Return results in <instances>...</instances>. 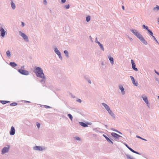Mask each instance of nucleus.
I'll return each instance as SVG.
<instances>
[{
	"mask_svg": "<svg viewBox=\"0 0 159 159\" xmlns=\"http://www.w3.org/2000/svg\"><path fill=\"white\" fill-rule=\"evenodd\" d=\"M64 53L65 54V56L67 58H69V56L68 51L66 50H64Z\"/></svg>",
	"mask_w": 159,
	"mask_h": 159,
	"instance_id": "5701e85b",
	"label": "nucleus"
},
{
	"mask_svg": "<svg viewBox=\"0 0 159 159\" xmlns=\"http://www.w3.org/2000/svg\"><path fill=\"white\" fill-rule=\"evenodd\" d=\"M133 153H135L139 155H140V153L135 151H134V152Z\"/></svg>",
	"mask_w": 159,
	"mask_h": 159,
	"instance_id": "8fccbe9b",
	"label": "nucleus"
},
{
	"mask_svg": "<svg viewBox=\"0 0 159 159\" xmlns=\"http://www.w3.org/2000/svg\"><path fill=\"white\" fill-rule=\"evenodd\" d=\"M34 72L36 74L37 77L44 79H46L43 72V70L41 67H36Z\"/></svg>",
	"mask_w": 159,
	"mask_h": 159,
	"instance_id": "f257e3e1",
	"label": "nucleus"
},
{
	"mask_svg": "<svg viewBox=\"0 0 159 159\" xmlns=\"http://www.w3.org/2000/svg\"><path fill=\"white\" fill-rule=\"evenodd\" d=\"M155 73L157 74V75H159V72H157L156 70H155Z\"/></svg>",
	"mask_w": 159,
	"mask_h": 159,
	"instance_id": "5fc2aeb1",
	"label": "nucleus"
},
{
	"mask_svg": "<svg viewBox=\"0 0 159 159\" xmlns=\"http://www.w3.org/2000/svg\"><path fill=\"white\" fill-rule=\"evenodd\" d=\"M74 138L76 140L80 141L81 140V139L80 137H77V136L75 137Z\"/></svg>",
	"mask_w": 159,
	"mask_h": 159,
	"instance_id": "c9c22d12",
	"label": "nucleus"
},
{
	"mask_svg": "<svg viewBox=\"0 0 159 159\" xmlns=\"http://www.w3.org/2000/svg\"><path fill=\"white\" fill-rule=\"evenodd\" d=\"M67 116L69 118V119L70 120L72 121V119L73 118L72 116L70 114H67Z\"/></svg>",
	"mask_w": 159,
	"mask_h": 159,
	"instance_id": "bb28decb",
	"label": "nucleus"
},
{
	"mask_svg": "<svg viewBox=\"0 0 159 159\" xmlns=\"http://www.w3.org/2000/svg\"><path fill=\"white\" fill-rule=\"evenodd\" d=\"M158 99H159V96H158Z\"/></svg>",
	"mask_w": 159,
	"mask_h": 159,
	"instance_id": "69168bd1",
	"label": "nucleus"
},
{
	"mask_svg": "<svg viewBox=\"0 0 159 159\" xmlns=\"http://www.w3.org/2000/svg\"><path fill=\"white\" fill-rule=\"evenodd\" d=\"M40 81L41 82H43L44 83H45V79H43L41 80Z\"/></svg>",
	"mask_w": 159,
	"mask_h": 159,
	"instance_id": "49530a36",
	"label": "nucleus"
},
{
	"mask_svg": "<svg viewBox=\"0 0 159 159\" xmlns=\"http://www.w3.org/2000/svg\"><path fill=\"white\" fill-rule=\"evenodd\" d=\"M71 96H72V98H75V96H73L72 95Z\"/></svg>",
	"mask_w": 159,
	"mask_h": 159,
	"instance_id": "e2e57ef3",
	"label": "nucleus"
},
{
	"mask_svg": "<svg viewBox=\"0 0 159 159\" xmlns=\"http://www.w3.org/2000/svg\"><path fill=\"white\" fill-rule=\"evenodd\" d=\"M19 34L23 38L25 41L26 42L29 41L28 37L25 33L21 32V31H19Z\"/></svg>",
	"mask_w": 159,
	"mask_h": 159,
	"instance_id": "20e7f679",
	"label": "nucleus"
},
{
	"mask_svg": "<svg viewBox=\"0 0 159 159\" xmlns=\"http://www.w3.org/2000/svg\"><path fill=\"white\" fill-rule=\"evenodd\" d=\"M119 87L120 89L121 90V92L122 93L123 95H124L125 94V91H124V89L123 86L122 85H119Z\"/></svg>",
	"mask_w": 159,
	"mask_h": 159,
	"instance_id": "2eb2a0df",
	"label": "nucleus"
},
{
	"mask_svg": "<svg viewBox=\"0 0 159 159\" xmlns=\"http://www.w3.org/2000/svg\"><path fill=\"white\" fill-rule=\"evenodd\" d=\"M25 102L30 103V101H26Z\"/></svg>",
	"mask_w": 159,
	"mask_h": 159,
	"instance_id": "052dcab7",
	"label": "nucleus"
},
{
	"mask_svg": "<svg viewBox=\"0 0 159 159\" xmlns=\"http://www.w3.org/2000/svg\"><path fill=\"white\" fill-rule=\"evenodd\" d=\"M7 103H9V102H10V101H7Z\"/></svg>",
	"mask_w": 159,
	"mask_h": 159,
	"instance_id": "680f3d73",
	"label": "nucleus"
},
{
	"mask_svg": "<svg viewBox=\"0 0 159 159\" xmlns=\"http://www.w3.org/2000/svg\"><path fill=\"white\" fill-rule=\"evenodd\" d=\"M6 54H7V56L8 57H11V52H10L9 50L7 51L6 52Z\"/></svg>",
	"mask_w": 159,
	"mask_h": 159,
	"instance_id": "cd10ccee",
	"label": "nucleus"
},
{
	"mask_svg": "<svg viewBox=\"0 0 159 159\" xmlns=\"http://www.w3.org/2000/svg\"><path fill=\"white\" fill-rule=\"evenodd\" d=\"M66 2V0H61V2L62 3H64Z\"/></svg>",
	"mask_w": 159,
	"mask_h": 159,
	"instance_id": "603ef678",
	"label": "nucleus"
},
{
	"mask_svg": "<svg viewBox=\"0 0 159 159\" xmlns=\"http://www.w3.org/2000/svg\"><path fill=\"white\" fill-rule=\"evenodd\" d=\"M101 65H102V66L104 65V62H102V63H101Z\"/></svg>",
	"mask_w": 159,
	"mask_h": 159,
	"instance_id": "13d9d810",
	"label": "nucleus"
},
{
	"mask_svg": "<svg viewBox=\"0 0 159 159\" xmlns=\"http://www.w3.org/2000/svg\"><path fill=\"white\" fill-rule=\"evenodd\" d=\"M95 42L96 43H97L98 44L99 43H100L98 41V38L96 37L95 39Z\"/></svg>",
	"mask_w": 159,
	"mask_h": 159,
	"instance_id": "79ce46f5",
	"label": "nucleus"
},
{
	"mask_svg": "<svg viewBox=\"0 0 159 159\" xmlns=\"http://www.w3.org/2000/svg\"><path fill=\"white\" fill-rule=\"evenodd\" d=\"M43 106H44V107L46 108V109H48V108H51V107H50L49 106H47V105H43Z\"/></svg>",
	"mask_w": 159,
	"mask_h": 159,
	"instance_id": "58836bf2",
	"label": "nucleus"
},
{
	"mask_svg": "<svg viewBox=\"0 0 159 159\" xmlns=\"http://www.w3.org/2000/svg\"><path fill=\"white\" fill-rule=\"evenodd\" d=\"M4 27L3 25L0 24V35L2 37H4L5 35L7 34L6 31H5L3 28Z\"/></svg>",
	"mask_w": 159,
	"mask_h": 159,
	"instance_id": "7ed1b4c3",
	"label": "nucleus"
},
{
	"mask_svg": "<svg viewBox=\"0 0 159 159\" xmlns=\"http://www.w3.org/2000/svg\"><path fill=\"white\" fill-rule=\"evenodd\" d=\"M130 31L138 39L142 35L136 30L130 29Z\"/></svg>",
	"mask_w": 159,
	"mask_h": 159,
	"instance_id": "39448f33",
	"label": "nucleus"
},
{
	"mask_svg": "<svg viewBox=\"0 0 159 159\" xmlns=\"http://www.w3.org/2000/svg\"><path fill=\"white\" fill-rule=\"evenodd\" d=\"M0 102L3 104H5L7 103V101L1 100L0 101Z\"/></svg>",
	"mask_w": 159,
	"mask_h": 159,
	"instance_id": "f704fd0d",
	"label": "nucleus"
},
{
	"mask_svg": "<svg viewBox=\"0 0 159 159\" xmlns=\"http://www.w3.org/2000/svg\"><path fill=\"white\" fill-rule=\"evenodd\" d=\"M131 152H134V150L132 148H130V147L129 148H128Z\"/></svg>",
	"mask_w": 159,
	"mask_h": 159,
	"instance_id": "c03bdc74",
	"label": "nucleus"
},
{
	"mask_svg": "<svg viewBox=\"0 0 159 159\" xmlns=\"http://www.w3.org/2000/svg\"><path fill=\"white\" fill-rule=\"evenodd\" d=\"M136 137L137 138H139L140 139H141L143 140H144L145 141H147V140H146V139H144V138H142L140 136H138V135H136Z\"/></svg>",
	"mask_w": 159,
	"mask_h": 159,
	"instance_id": "473e14b6",
	"label": "nucleus"
},
{
	"mask_svg": "<svg viewBox=\"0 0 159 159\" xmlns=\"http://www.w3.org/2000/svg\"><path fill=\"white\" fill-rule=\"evenodd\" d=\"M80 125L84 127H88V124L82 122H79Z\"/></svg>",
	"mask_w": 159,
	"mask_h": 159,
	"instance_id": "f3484780",
	"label": "nucleus"
},
{
	"mask_svg": "<svg viewBox=\"0 0 159 159\" xmlns=\"http://www.w3.org/2000/svg\"><path fill=\"white\" fill-rule=\"evenodd\" d=\"M139 39L144 44L147 45L148 43L144 39L143 36L141 35Z\"/></svg>",
	"mask_w": 159,
	"mask_h": 159,
	"instance_id": "9d476101",
	"label": "nucleus"
},
{
	"mask_svg": "<svg viewBox=\"0 0 159 159\" xmlns=\"http://www.w3.org/2000/svg\"><path fill=\"white\" fill-rule=\"evenodd\" d=\"M111 129L113 131H115V132H117V130H116V129H115L112 128H111Z\"/></svg>",
	"mask_w": 159,
	"mask_h": 159,
	"instance_id": "de8ad7c7",
	"label": "nucleus"
},
{
	"mask_svg": "<svg viewBox=\"0 0 159 159\" xmlns=\"http://www.w3.org/2000/svg\"><path fill=\"white\" fill-rule=\"evenodd\" d=\"M98 45L99 46L100 48L103 51H104V47H103V46L102 44H101L100 42L99 43H98Z\"/></svg>",
	"mask_w": 159,
	"mask_h": 159,
	"instance_id": "b1692460",
	"label": "nucleus"
},
{
	"mask_svg": "<svg viewBox=\"0 0 159 159\" xmlns=\"http://www.w3.org/2000/svg\"><path fill=\"white\" fill-rule=\"evenodd\" d=\"M89 38H90V39L91 40L92 38L90 36H89Z\"/></svg>",
	"mask_w": 159,
	"mask_h": 159,
	"instance_id": "0e129e2a",
	"label": "nucleus"
},
{
	"mask_svg": "<svg viewBox=\"0 0 159 159\" xmlns=\"http://www.w3.org/2000/svg\"><path fill=\"white\" fill-rule=\"evenodd\" d=\"M17 104H18L16 102H13V103H11L10 104V106H15L17 105Z\"/></svg>",
	"mask_w": 159,
	"mask_h": 159,
	"instance_id": "2f4dec72",
	"label": "nucleus"
},
{
	"mask_svg": "<svg viewBox=\"0 0 159 159\" xmlns=\"http://www.w3.org/2000/svg\"><path fill=\"white\" fill-rule=\"evenodd\" d=\"M9 65L13 67H15L17 66V64L15 62H10Z\"/></svg>",
	"mask_w": 159,
	"mask_h": 159,
	"instance_id": "6ab92c4d",
	"label": "nucleus"
},
{
	"mask_svg": "<svg viewBox=\"0 0 159 159\" xmlns=\"http://www.w3.org/2000/svg\"><path fill=\"white\" fill-rule=\"evenodd\" d=\"M76 102L81 103L82 102V101L80 99H79L76 100Z\"/></svg>",
	"mask_w": 159,
	"mask_h": 159,
	"instance_id": "37998d69",
	"label": "nucleus"
},
{
	"mask_svg": "<svg viewBox=\"0 0 159 159\" xmlns=\"http://www.w3.org/2000/svg\"><path fill=\"white\" fill-rule=\"evenodd\" d=\"M102 106H103L106 110L108 111L109 109H110V108L108 106L107 104L104 103H102Z\"/></svg>",
	"mask_w": 159,
	"mask_h": 159,
	"instance_id": "dca6fc26",
	"label": "nucleus"
},
{
	"mask_svg": "<svg viewBox=\"0 0 159 159\" xmlns=\"http://www.w3.org/2000/svg\"><path fill=\"white\" fill-rule=\"evenodd\" d=\"M124 145L126 146V147L128 148H129V146L128 145V144L126 143H124Z\"/></svg>",
	"mask_w": 159,
	"mask_h": 159,
	"instance_id": "09e8293b",
	"label": "nucleus"
},
{
	"mask_svg": "<svg viewBox=\"0 0 159 159\" xmlns=\"http://www.w3.org/2000/svg\"><path fill=\"white\" fill-rule=\"evenodd\" d=\"M130 77L131 79V80L132 81V83L134 85L137 86H138V84L137 82H136L135 81V79L133 76H130Z\"/></svg>",
	"mask_w": 159,
	"mask_h": 159,
	"instance_id": "ddd939ff",
	"label": "nucleus"
},
{
	"mask_svg": "<svg viewBox=\"0 0 159 159\" xmlns=\"http://www.w3.org/2000/svg\"><path fill=\"white\" fill-rule=\"evenodd\" d=\"M47 2L46 0H43V3L44 4H46Z\"/></svg>",
	"mask_w": 159,
	"mask_h": 159,
	"instance_id": "864d4df0",
	"label": "nucleus"
},
{
	"mask_svg": "<svg viewBox=\"0 0 159 159\" xmlns=\"http://www.w3.org/2000/svg\"><path fill=\"white\" fill-rule=\"evenodd\" d=\"M152 37H153V39H154L155 41H156V42H157V43L159 44V43H158L157 40L156 39V38L154 36H152Z\"/></svg>",
	"mask_w": 159,
	"mask_h": 159,
	"instance_id": "a19ab883",
	"label": "nucleus"
},
{
	"mask_svg": "<svg viewBox=\"0 0 159 159\" xmlns=\"http://www.w3.org/2000/svg\"><path fill=\"white\" fill-rule=\"evenodd\" d=\"M153 10L156 11H157L159 10V6L158 5H157L153 9Z\"/></svg>",
	"mask_w": 159,
	"mask_h": 159,
	"instance_id": "393cba45",
	"label": "nucleus"
},
{
	"mask_svg": "<svg viewBox=\"0 0 159 159\" xmlns=\"http://www.w3.org/2000/svg\"><path fill=\"white\" fill-rule=\"evenodd\" d=\"M64 7L66 9H69L70 8V5L69 4L67 5L64 6Z\"/></svg>",
	"mask_w": 159,
	"mask_h": 159,
	"instance_id": "e433bc0d",
	"label": "nucleus"
},
{
	"mask_svg": "<svg viewBox=\"0 0 159 159\" xmlns=\"http://www.w3.org/2000/svg\"><path fill=\"white\" fill-rule=\"evenodd\" d=\"M126 156L127 159H135V158L132 157H131L128 154H126Z\"/></svg>",
	"mask_w": 159,
	"mask_h": 159,
	"instance_id": "c85d7f7f",
	"label": "nucleus"
},
{
	"mask_svg": "<svg viewBox=\"0 0 159 159\" xmlns=\"http://www.w3.org/2000/svg\"><path fill=\"white\" fill-rule=\"evenodd\" d=\"M36 126L39 129L40 127V123L37 122L36 123Z\"/></svg>",
	"mask_w": 159,
	"mask_h": 159,
	"instance_id": "ea45409f",
	"label": "nucleus"
},
{
	"mask_svg": "<svg viewBox=\"0 0 159 159\" xmlns=\"http://www.w3.org/2000/svg\"><path fill=\"white\" fill-rule=\"evenodd\" d=\"M142 97L143 100L147 104V106L148 107H149L150 103L148 102L147 97L145 96H143Z\"/></svg>",
	"mask_w": 159,
	"mask_h": 159,
	"instance_id": "6e6552de",
	"label": "nucleus"
},
{
	"mask_svg": "<svg viewBox=\"0 0 159 159\" xmlns=\"http://www.w3.org/2000/svg\"><path fill=\"white\" fill-rule=\"evenodd\" d=\"M122 9H123V10H125V7L124 6H122Z\"/></svg>",
	"mask_w": 159,
	"mask_h": 159,
	"instance_id": "4d7b16f0",
	"label": "nucleus"
},
{
	"mask_svg": "<svg viewBox=\"0 0 159 159\" xmlns=\"http://www.w3.org/2000/svg\"><path fill=\"white\" fill-rule=\"evenodd\" d=\"M11 5L12 9L13 10L15 9L16 8V7L14 3L13 2L12 0H11Z\"/></svg>",
	"mask_w": 159,
	"mask_h": 159,
	"instance_id": "a211bd4d",
	"label": "nucleus"
},
{
	"mask_svg": "<svg viewBox=\"0 0 159 159\" xmlns=\"http://www.w3.org/2000/svg\"><path fill=\"white\" fill-rule=\"evenodd\" d=\"M142 27L144 29L146 30L147 31L149 30L148 27L144 24L143 25Z\"/></svg>",
	"mask_w": 159,
	"mask_h": 159,
	"instance_id": "a878e982",
	"label": "nucleus"
},
{
	"mask_svg": "<svg viewBox=\"0 0 159 159\" xmlns=\"http://www.w3.org/2000/svg\"><path fill=\"white\" fill-rule=\"evenodd\" d=\"M9 148L10 146L9 145H7V147H4L2 150L1 154L2 155H3L5 153L8 152L9 151Z\"/></svg>",
	"mask_w": 159,
	"mask_h": 159,
	"instance_id": "423d86ee",
	"label": "nucleus"
},
{
	"mask_svg": "<svg viewBox=\"0 0 159 159\" xmlns=\"http://www.w3.org/2000/svg\"><path fill=\"white\" fill-rule=\"evenodd\" d=\"M111 134L113 137L115 138V140L116 141H118L119 140V137H122L121 136L114 132L111 133Z\"/></svg>",
	"mask_w": 159,
	"mask_h": 159,
	"instance_id": "0eeeda50",
	"label": "nucleus"
},
{
	"mask_svg": "<svg viewBox=\"0 0 159 159\" xmlns=\"http://www.w3.org/2000/svg\"><path fill=\"white\" fill-rule=\"evenodd\" d=\"M85 79L87 81L88 83L89 84H91V81L90 80L89 78L87 76H85Z\"/></svg>",
	"mask_w": 159,
	"mask_h": 159,
	"instance_id": "4be33fe9",
	"label": "nucleus"
},
{
	"mask_svg": "<svg viewBox=\"0 0 159 159\" xmlns=\"http://www.w3.org/2000/svg\"><path fill=\"white\" fill-rule=\"evenodd\" d=\"M10 135H14L15 133V129L13 126H12L10 131Z\"/></svg>",
	"mask_w": 159,
	"mask_h": 159,
	"instance_id": "9b49d317",
	"label": "nucleus"
},
{
	"mask_svg": "<svg viewBox=\"0 0 159 159\" xmlns=\"http://www.w3.org/2000/svg\"><path fill=\"white\" fill-rule=\"evenodd\" d=\"M109 59L110 62V63L112 65L114 64V59L113 57L110 56L109 57Z\"/></svg>",
	"mask_w": 159,
	"mask_h": 159,
	"instance_id": "412c9836",
	"label": "nucleus"
},
{
	"mask_svg": "<svg viewBox=\"0 0 159 159\" xmlns=\"http://www.w3.org/2000/svg\"><path fill=\"white\" fill-rule=\"evenodd\" d=\"M21 26H22V27H24V26H25V23L23 22H21Z\"/></svg>",
	"mask_w": 159,
	"mask_h": 159,
	"instance_id": "3c124183",
	"label": "nucleus"
},
{
	"mask_svg": "<svg viewBox=\"0 0 159 159\" xmlns=\"http://www.w3.org/2000/svg\"><path fill=\"white\" fill-rule=\"evenodd\" d=\"M103 136L106 139L108 142L111 143L112 144H113V142L105 135L103 134Z\"/></svg>",
	"mask_w": 159,
	"mask_h": 159,
	"instance_id": "4468645a",
	"label": "nucleus"
},
{
	"mask_svg": "<svg viewBox=\"0 0 159 159\" xmlns=\"http://www.w3.org/2000/svg\"><path fill=\"white\" fill-rule=\"evenodd\" d=\"M54 51L55 53L57 55H58L61 52L59 51V50H58L57 48L56 47H55L54 48Z\"/></svg>",
	"mask_w": 159,
	"mask_h": 159,
	"instance_id": "aec40b11",
	"label": "nucleus"
},
{
	"mask_svg": "<svg viewBox=\"0 0 159 159\" xmlns=\"http://www.w3.org/2000/svg\"><path fill=\"white\" fill-rule=\"evenodd\" d=\"M91 17L88 16L86 17V21L87 22H89L90 20Z\"/></svg>",
	"mask_w": 159,
	"mask_h": 159,
	"instance_id": "c756f323",
	"label": "nucleus"
},
{
	"mask_svg": "<svg viewBox=\"0 0 159 159\" xmlns=\"http://www.w3.org/2000/svg\"><path fill=\"white\" fill-rule=\"evenodd\" d=\"M105 125V127H106V128L107 129H108V128H107V127H107V125Z\"/></svg>",
	"mask_w": 159,
	"mask_h": 159,
	"instance_id": "bf43d9fd",
	"label": "nucleus"
},
{
	"mask_svg": "<svg viewBox=\"0 0 159 159\" xmlns=\"http://www.w3.org/2000/svg\"><path fill=\"white\" fill-rule=\"evenodd\" d=\"M57 55L58 56L59 58L61 60H62V57L61 56V53H60L59 54H58V55Z\"/></svg>",
	"mask_w": 159,
	"mask_h": 159,
	"instance_id": "4c0bfd02",
	"label": "nucleus"
},
{
	"mask_svg": "<svg viewBox=\"0 0 159 159\" xmlns=\"http://www.w3.org/2000/svg\"><path fill=\"white\" fill-rule=\"evenodd\" d=\"M131 62L132 64V69L135 71H138V69L136 67V65L134 61L132 59L131 61Z\"/></svg>",
	"mask_w": 159,
	"mask_h": 159,
	"instance_id": "1a4fd4ad",
	"label": "nucleus"
},
{
	"mask_svg": "<svg viewBox=\"0 0 159 159\" xmlns=\"http://www.w3.org/2000/svg\"><path fill=\"white\" fill-rule=\"evenodd\" d=\"M147 31H148V33H149V34L150 35H151L152 36H153V33H152V30H151L149 29Z\"/></svg>",
	"mask_w": 159,
	"mask_h": 159,
	"instance_id": "7c9ffc66",
	"label": "nucleus"
},
{
	"mask_svg": "<svg viewBox=\"0 0 159 159\" xmlns=\"http://www.w3.org/2000/svg\"><path fill=\"white\" fill-rule=\"evenodd\" d=\"M25 66H23L20 67V68L18 70V71L21 74L27 75L29 74V72L24 70Z\"/></svg>",
	"mask_w": 159,
	"mask_h": 159,
	"instance_id": "f03ea898",
	"label": "nucleus"
},
{
	"mask_svg": "<svg viewBox=\"0 0 159 159\" xmlns=\"http://www.w3.org/2000/svg\"><path fill=\"white\" fill-rule=\"evenodd\" d=\"M107 111L110 115H111V114L113 115V113L112 112L111 110L110 109H109V110H108Z\"/></svg>",
	"mask_w": 159,
	"mask_h": 159,
	"instance_id": "72a5a7b5",
	"label": "nucleus"
},
{
	"mask_svg": "<svg viewBox=\"0 0 159 159\" xmlns=\"http://www.w3.org/2000/svg\"><path fill=\"white\" fill-rule=\"evenodd\" d=\"M112 117V118L114 119H115V118H116V117H115V114H114V113H113V115H112L111 114V115H110Z\"/></svg>",
	"mask_w": 159,
	"mask_h": 159,
	"instance_id": "a18cd8bd",
	"label": "nucleus"
},
{
	"mask_svg": "<svg viewBox=\"0 0 159 159\" xmlns=\"http://www.w3.org/2000/svg\"><path fill=\"white\" fill-rule=\"evenodd\" d=\"M33 149L35 150L42 151L43 149L41 146H36L33 148Z\"/></svg>",
	"mask_w": 159,
	"mask_h": 159,
	"instance_id": "f8f14e48",
	"label": "nucleus"
},
{
	"mask_svg": "<svg viewBox=\"0 0 159 159\" xmlns=\"http://www.w3.org/2000/svg\"><path fill=\"white\" fill-rule=\"evenodd\" d=\"M116 132L121 134H122V133L121 132L118 131V130H117V132Z\"/></svg>",
	"mask_w": 159,
	"mask_h": 159,
	"instance_id": "6e6d98bb",
	"label": "nucleus"
}]
</instances>
